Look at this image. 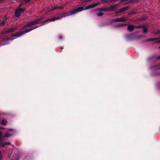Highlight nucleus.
I'll use <instances>...</instances> for the list:
<instances>
[{"mask_svg": "<svg viewBox=\"0 0 160 160\" xmlns=\"http://www.w3.org/2000/svg\"><path fill=\"white\" fill-rule=\"evenodd\" d=\"M57 15H58V16L57 17H53L51 19H48L42 21L41 22V25H40L34 26L32 28H30L24 31L18 32L15 34H12V37H20L26 33L32 30L37 28L45 25L51 22L54 21L56 20H60L63 18L70 15V12H69L61 14H57Z\"/></svg>", "mask_w": 160, "mask_h": 160, "instance_id": "f257e3e1", "label": "nucleus"}, {"mask_svg": "<svg viewBox=\"0 0 160 160\" xmlns=\"http://www.w3.org/2000/svg\"><path fill=\"white\" fill-rule=\"evenodd\" d=\"M16 132V131L13 129H9L4 136H3L1 132L0 131V147L3 148L7 145H11L10 142H4V139L5 137H9L14 134Z\"/></svg>", "mask_w": 160, "mask_h": 160, "instance_id": "f03ea898", "label": "nucleus"}, {"mask_svg": "<svg viewBox=\"0 0 160 160\" xmlns=\"http://www.w3.org/2000/svg\"><path fill=\"white\" fill-rule=\"evenodd\" d=\"M100 4L101 3L100 2L93 3L87 6L85 8H84V7L83 6L79 7L75 9L71 10L69 12H70V15H71L73 14H74L77 12H81L84 10H88L93 8Z\"/></svg>", "mask_w": 160, "mask_h": 160, "instance_id": "7ed1b4c3", "label": "nucleus"}, {"mask_svg": "<svg viewBox=\"0 0 160 160\" xmlns=\"http://www.w3.org/2000/svg\"><path fill=\"white\" fill-rule=\"evenodd\" d=\"M43 18H40L35 20L32 21L30 22H28V23L23 27V29H26L27 28L30 27L32 26L40 23V22Z\"/></svg>", "mask_w": 160, "mask_h": 160, "instance_id": "20e7f679", "label": "nucleus"}, {"mask_svg": "<svg viewBox=\"0 0 160 160\" xmlns=\"http://www.w3.org/2000/svg\"><path fill=\"white\" fill-rule=\"evenodd\" d=\"M43 18H40L35 20L32 21L30 22H28V23L23 27V29H26L27 28L30 27L32 26L40 23V22Z\"/></svg>", "mask_w": 160, "mask_h": 160, "instance_id": "39448f33", "label": "nucleus"}, {"mask_svg": "<svg viewBox=\"0 0 160 160\" xmlns=\"http://www.w3.org/2000/svg\"><path fill=\"white\" fill-rule=\"evenodd\" d=\"M25 10V8H18L15 12V16L17 17L18 18L22 12Z\"/></svg>", "mask_w": 160, "mask_h": 160, "instance_id": "423d86ee", "label": "nucleus"}, {"mask_svg": "<svg viewBox=\"0 0 160 160\" xmlns=\"http://www.w3.org/2000/svg\"><path fill=\"white\" fill-rule=\"evenodd\" d=\"M17 28H12L8 29L3 31V34H7L9 33L12 32L15 30H16Z\"/></svg>", "mask_w": 160, "mask_h": 160, "instance_id": "0eeeda50", "label": "nucleus"}, {"mask_svg": "<svg viewBox=\"0 0 160 160\" xmlns=\"http://www.w3.org/2000/svg\"><path fill=\"white\" fill-rule=\"evenodd\" d=\"M13 39H10V38H8L5 40H2V42L3 43L2 45H6L9 44L12 41Z\"/></svg>", "mask_w": 160, "mask_h": 160, "instance_id": "6e6552de", "label": "nucleus"}, {"mask_svg": "<svg viewBox=\"0 0 160 160\" xmlns=\"http://www.w3.org/2000/svg\"><path fill=\"white\" fill-rule=\"evenodd\" d=\"M126 19L125 17H123L121 18H116L114 19L113 21L115 22H122L125 21Z\"/></svg>", "mask_w": 160, "mask_h": 160, "instance_id": "1a4fd4ad", "label": "nucleus"}, {"mask_svg": "<svg viewBox=\"0 0 160 160\" xmlns=\"http://www.w3.org/2000/svg\"><path fill=\"white\" fill-rule=\"evenodd\" d=\"M128 8V7H125L120 9L118 12H116V13H120L122 12H123L126 11Z\"/></svg>", "mask_w": 160, "mask_h": 160, "instance_id": "9d476101", "label": "nucleus"}, {"mask_svg": "<svg viewBox=\"0 0 160 160\" xmlns=\"http://www.w3.org/2000/svg\"><path fill=\"white\" fill-rule=\"evenodd\" d=\"M151 68L152 69L154 70L160 69V63L155 65L154 66L152 67Z\"/></svg>", "mask_w": 160, "mask_h": 160, "instance_id": "9b49d317", "label": "nucleus"}, {"mask_svg": "<svg viewBox=\"0 0 160 160\" xmlns=\"http://www.w3.org/2000/svg\"><path fill=\"white\" fill-rule=\"evenodd\" d=\"M7 123V121L5 119L0 118V124L2 125H5Z\"/></svg>", "mask_w": 160, "mask_h": 160, "instance_id": "f8f14e48", "label": "nucleus"}, {"mask_svg": "<svg viewBox=\"0 0 160 160\" xmlns=\"http://www.w3.org/2000/svg\"><path fill=\"white\" fill-rule=\"evenodd\" d=\"M134 27L132 25H129L128 27V30L130 31H132L134 29Z\"/></svg>", "mask_w": 160, "mask_h": 160, "instance_id": "ddd939ff", "label": "nucleus"}, {"mask_svg": "<svg viewBox=\"0 0 160 160\" xmlns=\"http://www.w3.org/2000/svg\"><path fill=\"white\" fill-rule=\"evenodd\" d=\"M63 9V8L62 7H55L52 8L51 10H49V12L52 11L54 10H55L57 9Z\"/></svg>", "mask_w": 160, "mask_h": 160, "instance_id": "4468645a", "label": "nucleus"}, {"mask_svg": "<svg viewBox=\"0 0 160 160\" xmlns=\"http://www.w3.org/2000/svg\"><path fill=\"white\" fill-rule=\"evenodd\" d=\"M117 5H112L110 6V8L109 9V10H108V11H113V10L117 6Z\"/></svg>", "mask_w": 160, "mask_h": 160, "instance_id": "2eb2a0df", "label": "nucleus"}, {"mask_svg": "<svg viewBox=\"0 0 160 160\" xmlns=\"http://www.w3.org/2000/svg\"><path fill=\"white\" fill-rule=\"evenodd\" d=\"M6 19V17H5L3 19L2 21V22H1V25H2L5 23Z\"/></svg>", "mask_w": 160, "mask_h": 160, "instance_id": "dca6fc26", "label": "nucleus"}, {"mask_svg": "<svg viewBox=\"0 0 160 160\" xmlns=\"http://www.w3.org/2000/svg\"><path fill=\"white\" fill-rule=\"evenodd\" d=\"M158 39L157 38H150L148 39L147 40L148 41H154L155 40H156Z\"/></svg>", "mask_w": 160, "mask_h": 160, "instance_id": "f3484780", "label": "nucleus"}, {"mask_svg": "<svg viewBox=\"0 0 160 160\" xmlns=\"http://www.w3.org/2000/svg\"><path fill=\"white\" fill-rule=\"evenodd\" d=\"M97 15L98 16L101 17V16H102L103 15V14L102 12H100L98 13L97 14Z\"/></svg>", "mask_w": 160, "mask_h": 160, "instance_id": "a211bd4d", "label": "nucleus"}, {"mask_svg": "<svg viewBox=\"0 0 160 160\" xmlns=\"http://www.w3.org/2000/svg\"><path fill=\"white\" fill-rule=\"evenodd\" d=\"M143 28H144L143 32H144V33H146L148 32V30L146 28H144V27Z\"/></svg>", "mask_w": 160, "mask_h": 160, "instance_id": "6ab92c4d", "label": "nucleus"}, {"mask_svg": "<svg viewBox=\"0 0 160 160\" xmlns=\"http://www.w3.org/2000/svg\"><path fill=\"white\" fill-rule=\"evenodd\" d=\"M158 39L156 40H156L155 42V43H160V38H157Z\"/></svg>", "mask_w": 160, "mask_h": 160, "instance_id": "aec40b11", "label": "nucleus"}, {"mask_svg": "<svg viewBox=\"0 0 160 160\" xmlns=\"http://www.w3.org/2000/svg\"><path fill=\"white\" fill-rule=\"evenodd\" d=\"M135 27L139 29V28H143L144 26L142 25V26H137Z\"/></svg>", "mask_w": 160, "mask_h": 160, "instance_id": "412c9836", "label": "nucleus"}, {"mask_svg": "<svg viewBox=\"0 0 160 160\" xmlns=\"http://www.w3.org/2000/svg\"><path fill=\"white\" fill-rule=\"evenodd\" d=\"M63 38V36L62 35H60L59 37V38L60 40H62Z\"/></svg>", "mask_w": 160, "mask_h": 160, "instance_id": "4be33fe9", "label": "nucleus"}, {"mask_svg": "<svg viewBox=\"0 0 160 160\" xmlns=\"http://www.w3.org/2000/svg\"><path fill=\"white\" fill-rule=\"evenodd\" d=\"M24 0L25 2V3H27L28 2H29V1H30L31 0Z\"/></svg>", "mask_w": 160, "mask_h": 160, "instance_id": "5701e85b", "label": "nucleus"}, {"mask_svg": "<svg viewBox=\"0 0 160 160\" xmlns=\"http://www.w3.org/2000/svg\"><path fill=\"white\" fill-rule=\"evenodd\" d=\"M2 153H1V151H0V160H2Z\"/></svg>", "mask_w": 160, "mask_h": 160, "instance_id": "b1692460", "label": "nucleus"}, {"mask_svg": "<svg viewBox=\"0 0 160 160\" xmlns=\"http://www.w3.org/2000/svg\"><path fill=\"white\" fill-rule=\"evenodd\" d=\"M92 0H84V1L86 2H88L92 1Z\"/></svg>", "mask_w": 160, "mask_h": 160, "instance_id": "393cba45", "label": "nucleus"}, {"mask_svg": "<svg viewBox=\"0 0 160 160\" xmlns=\"http://www.w3.org/2000/svg\"><path fill=\"white\" fill-rule=\"evenodd\" d=\"M124 25H125V24H120L119 25V26H123Z\"/></svg>", "mask_w": 160, "mask_h": 160, "instance_id": "a878e982", "label": "nucleus"}, {"mask_svg": "<svg viewBox=\"0 0 160 160\" xmlns=\"http://www.w3.org/2000/svg\"><path fill=\"white\" fill-rule=\"evenodd\" d=\"M157 59H160V55L157 58Z\"/></svg>", "mask_w": 160, "mask_h": 160, "instance_id": "bb28decb", "label": "nucleus"}, {"mask_svg": "<svg viewBox=\"0 0 160 160\" xmlns=\"http://www.w3.org/2000/svg\"><path fill=\"white\" fill-rule=\"evenodd\" d=\"M105 10H105V9H103V8H102V9H101V11H105Z\"/></svg>", "mask_w": 160, "mask_h": 160, "instance_id": "cd10ccee", "label": "nucleus"}, {"mask_svg": "<svg viewBox=\"0 0 160 160\" xmlns=\"http://www.w3.org/2000/svg\"><path fill=\"white\" fill-rule=\"evenodd\" d=\"M22 5V4H20V5L19 6L18 8H20V7Z\"/></svg>", "mask_w": 160, "mask_h": 160, "instance_id": "c85d7f7f", "label": "nucleus"}, {"mask_svg": "<svg viewBox=\"0 0 160 160\" xmlns=\"http://www.w3.org/2000/svg\"><path fill=\"white\" fill-rule=\"evenodd\" d=\"M15 160H19V158L18 157H17L15 158Z\"/></svg>", "mask_w": 160, "mask_h": 160, "instance_id": "c756f323", "label": "nucleus"}, {"mask_svg": "<svg viewBox=\"0 0 160 160\" xmlns=\"http://www.w3.org/2000/svg\"><path fill=\"white\" fill-rule=\"evenodd\" d=\"M105 2H109V1L108 0H105Z\"/></svg>", "mask_w": 160, "mask_h": 160, "instance_id": "7c9ffc66", "label": "nucleus"}, {"mask_svg": "<svg viewBox=\"0 0 160 160\" xmlns=\"http://www.w3.org/2000/svg\"><path fill=\"white\" fill-rule=\"evenodd\" d=\"M105 1V0H101V2H104V1Z\"/></svg>", "mask_w": 160, "mask_h": 160, "instance_id": "2f4dec72", "label": "nucleus"}, {"mask_svg": "<svg viewBox=\"0 0 160 160\" xmlns=\"http://www.w3.org/2000/svg\"><path fill=\"white\" fill-rule=\"evenodd\" d=\"M60 48H61V49H63V47H60Z\"/></svg>", "mask_w": 160, "mask_h": 160, "instance_id": "473e14b6", "label": "nucleus"}, {"mask_svg": "<svg viewBox=\"0 0 160 160\" xmlns=\"http://www.w3.org/2000/svg\"><path fill=\"white\" fill-rule=\"evenodd\" d=\"M0 25H1V20L0 19Z\"/></svg>", "mask_w": 160, "mask_h": 160, "instance_id": "72a5a7b5", "label": "nucleus"}, {"mask_svg": "<svg viewBox=\"0 0 160 160\" xmlns=\"http://www.w3.org/2000/svg\"><path fill=\"white\" fill-rule=\"evenodd\" d=\"M158 33H160V30H159V31H158Z\"/></svg>", "mask_w": 160, "mask_h": 160, "instance_id": "f704fd0d", "label": "nucleus"}, {"mask_svg": "<svg viewBox=\"0 0 160 160\" xmlns=\"http://www.w3.org/2000/svg\"><path fill=\"white\" fill-rule=\"evenodd\" d=\"M12 147H13V146L12 145H11Z\"/></svg>", "mask_w": 160, "mask_h": 160, "instance_id": "c9c22d12", "label": "nucleus"}, {"mask_svg": "<svg viewBox=\"0 0 160 160\" xmlns=\"http://www.w3.org/2000/svg\"><path fill=\"white\" fill-rule=\"evenodd\" d=\"M159 48H160V46H159Z\"/></svg>", "mask_w": 160, "mask_h": 160, "instance_id": "e433bc0d", "label": "nucleus"}]
</instances>
